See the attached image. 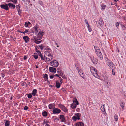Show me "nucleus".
I'll return each instance as SVG.
<instances>
[{
    "label": "nucleus",
    "instance_id": "nucleus-1",
    "mask_svg": "<svg viewBox=\"0 0 126 126\" xmlns=\"http://www.w3.org/2000/svg\"><path fill=\"white\" fill-rule=\"evenodd\" d=\"M105 60L107 64L109 66L111 69L112 70H113L115 69V65L111 61L107 58H106Z\"/></svg>",
    "mask_w": 126,
    "mask_h": 126
},
{
    "label": "nucleus",
    "instance_id": "nucleus-2",
    "mask_svg": "<svg viewBox=\"0 0 126 126\" xmlns=\"http://www.w3.org/2000/svg\"><path fill=\"white\" fill-rule=\"evenodd\" d=\"M90 71L93 75L96 78L98 76L96 69L94 67L91 66L90 67Z\"/></svg>",
    "mask_w": 126,
    "mask_h": 126
},
{
    "label": "nucleus",
    "instance_id": "nucleus-3",
    "mask_svg": "<svg viewBox=\"0 0 126 126\" xmlns=\"http://www.w3.org/2000/svg\"><path fill=\"white\" fill-rule=\"evenodd\" d=\"M50 65L54 67H56L59 65V63L57 61L54 60L50 63Z\"/></svg>",
    "mask_w": 126,
    "mask_h": 126
},
{
    "label": "nucleus",
    "instance_id": "nucleus-4",
    "mask_svg": "<svg viewBox=\"0 0 126 126\" xmlns=\"http://www.w3.org/2000/svg\"><path fill=\"white\" fill-rule=\"evenodd\" d=\"M44 34V33L43 31H42L41 32H39L36 37L37 40H40L42 38L43 35Z\"/></svg>",
    "mask_w": 126,
    "mask_h": 126
},
{
    "label": "nucleus",
    "instance_id": "nucleus-5",
    "mask_svg": "<svg viewBox=\"0 0 126 126\" xmlns=\"http://www.w3.org/2000/svg\"><path fill=\"white\" fill-rule=\"evenodd\" d=\"M53 57H48L46 54H45L43 56V61H45V62L46 61H49L53 59Z\"/></svg>",
    "mask_w": 126,
    "mask_h": 126
},
{
    "label": "nucleus",
    "instance_id": "nucleus-6",
    "mask_svg": "<svg viewBox=\"0 0 126 126\" xmlns=\"http://www.w3.org/2000/svg\"><path fill=\"white\" fill-rule=\"evenodd\" d=\"M58 106L64 112H67L68 110L65 106L62 105L61 104H59Z\"/></svg>",
    "mask_w": 126,
    "mask_h": 126
},
{
    "label": "nucleus",
    "instance_id": "nucleus-7",
    "mask_svg": "<svg viewBox=\"0 0 126 126\" xmlns=\"http://www.w3.org/2000/svg\"><path fill=\"white\" fill-rule=\"evenodd\" d=\"M45 54L48 57H53L52 55L51 54V49H49V51H46L45 52Z\"/></svg>",
    "mask_w": 126,
    "mask_h": 126
},
{
    "label": "nucleus",
    "instance_id": "nucleus-8",
    "mask_svg": "<svg viewBox=\"0 0 126 126\" xmlns=\"http://www.w3.org/2000/svg\"><path fill=\"white\" fill-rule=\"evenodd\" d=\"M8 4L5 3V5L1 4L0 5L1 8L2 9H4L6 10H9V8Z\"/></svg>",
    "mask_w": 126,
    "mask_h": 126
},
{
    "label": "nucleus",
    "instance_id": "nucleus-9",
    "mask_svg": "<svg viewBox=\"0 0 126 126\" xmlns=\"http://www.w3.org/2000/svg\"><path fill=\"white\" fill-rule=\"evenodd\" d=\"M52 111L54 114H58L61 112V110L58 108H55L53 109Z\"/></svg>",
    "mask_w": 126,
    "mask_h": 126
},
{
    "label": "nucleus",
    "instance_id": "nucleus-10",
    "mask_svg": "<svg viewBox=\"0 0 126 126\" xmlns=\"http://www.w3.org/2000/svg\"><path fill=\"white\" fill-rule=\"evenodd\" d=\"M32 39L33 40V41L37 44H39L41 43L42 41V40L39 41V40H37L36 38V37L35 36H33Z\"/></svg>",
    "mask_w": 126,
    "mask_h": 126
},
{
    "label": "nucleus",
    "instance_id": "nucleus-11",
    "mask_svg": "<svg viewBox=\"0 0 126 126\" xmlns=\"http://www.w3.org/2000/svg\"><path fill=\"white\" fill-rule=\"evenodd\" d=\"M103 80L105 82H107L108 81V76L107 74L103 75Z\"/></svg>",
    "mask_w": 126,
    "mask_h": 126
},
{
    "label": "nucleus",
    "instance_id": "nucleus-12",
    "mask_svg": "<svg viewBox=\"0 0 126 126\" xmlns=\"http://www.w3.org/2000/svg\"><path fill=\"white\" fill-rule=\"evenodd\" d=\"M94 48L95 50V52L97 55H98L99 53L101 52L100 50L99 47H97L94 46Z\"/></svg>",
    "mask_w": 126,
    "mask_h": 126
},
{
    "label": "nucleus",
    "instance_id": "nucleus-13",
    "mask_svg": "<svg viewBox=\"0 0 126 126\" xmlns=\"http://www.w3.org/2000/svg\"><path fill=\"white\" fill-rule=\"evenodd\" d=\"M49 71L51 72L55 73L56 71V69L54 67H49Z\"/></svg>",
    "mask_w": 126,
    "mask_h": 126
},
{
    "label": "nucleus",
    "instance_id": "nucleus-14",
    "mask_svg": "<svg viewBox=\"0 0 126 126\" xmlns=\"http://www.w3.org/2000/svg\"><path fill=\"white\" fill-rule=\"evenodd\" d=\"M91 61L93 63L95 64H96L97 63L98 60L95 58H93L91 59Z\"/></svg>",
    "mask_w": 126,
    "mask_h": 126
},
{
    "label": "nucleus",
    "instance_id": "nucleus-15",
    "mask_svg": "<svg viewBox=\"0 0 126 126\" xmlns=\"http://www.w3.org/2000/svg\"><path fill=\"white\" fill-rule=\"evenodd\" d=\"M23 38L25 41V42L26 43H28L29 41L30 38L27 36H24Z\"/></svg>",
    "mask_w": 126,
    "mask_h": 126
},
{
    "label": "nucleus",
    "instance_id": "nucleus-16",
    "mask_svg": "<svg viewBox=\"0 0 126 126\" xmlns=\"http://www.w3.org/2000/svg\"><path fill=\"white\" fill-rule=\"evenodd\" d=\"M60 119L63 122H65V118L63 115H60Z\"/></svg>",
    "mask_w": 126,
    "mask_h": 126
},
{
    "label": "nucleus",
    "instance_id": "nucleus-17",
    "mask_svg": "<svg viewBox=\"0 0 126 126\" xmlns=\"http://www.w3.org/2000/svg\"><path fill=\"white\" fill-rule=\"evenodd\" d=\"M105 105H103L101 107V110L102 111L104 112L105 114H107L105 111V108L104 107Z\"/></svg>",
    "mask_w": 126,
    "mask_h": 126
},
{
    "label": "nucleus",
    "instance_id": "nucleus-18",
    "mask_svg": "<svg viewBox=\"0 0 126 126\" xmlns=\"http://www.w3.org/2000/svg\"><path fill=\"white\" fill-rule=\"evenodd\" d=\"M8 5L9 7L11 8L15 9V8L16 6L15 5L12 3H9L8 4Z\"/></svg>",
    "mask_w": 126,
    "mask_h": 126
},
{
    "label": "nucleus",
    "instance_id": "nucleus-19",
    "mask_svg": "<svg viewBox=\"0 0 126 126\" xmlns=\"http://www.w3.org/2000/svg\"><path fill=\"white\" fill-rule=\"evenodd\" d=\"M62 83H60L57 80L56 81V87L58 88H59L61 85Z\"/></svg>",
    "mask_w": 126,
    "mask_h": 126
},
{
    "label": "nucleus",
    "instance_id": "nucleus-20",
    "mask_svg": "<svg viewBox=\"0 0 126 126\" xmlns=\"http://www.w3.org/2000/svg\"><path fill=\"white\" fill-rule=\"evenodd\" d=\"M78 72L80 76L83 78H84V77L83 75V73L82 71L80 69L79 71H78Z\"/></svg>",
    "mask_w": 126,
    "mask_h": 126
},
{
    "label": "nucleus",
    "instance_id": "nucleus-21",
    "mask_svg": "<svg viewBox=\"0 0 126 126\" xmlns=\"http://www.w3.org/2000/svg\"><path fill=\"white\" fill-rule=\"evenodd\" d=\"M98 24L100 25H102L104 24L103 21L102 19L100 18L98 22Z\"/></svg>",
    "mask_w": 126,
    "mask_h": 126
},
{
    "label": "nucleus",
    "instance_id": "nucleus-22",
    "mask_svg": "<svg viewBox=\"0 0 126 126\" xmlns=\"http://www.w3.org/2000/svg\"><path fill=\"white\" fill-rule=\"evenodd\" d=\"M37 91L36 89H33L32 92V95L34 96H35V95L36 94L37 92Z\"/></svg>",
    "mask_w": 126,
    "mask_h": 126
},
{
    "label": "nucleus",
    "instance_id": "nucleus-23",
    "mask_svg": "<svg viewBox=\"0 0 126 126\" xmlns=\"http://www.w3.org/2000/svg\"><path fill=\"white\" fill-rule=\"evenodd\" d=\"M97 55L101 60H102L103 59V56L101 52H100V53H99L98 55Z\"/></svg>",
    "mask_w": 126,
    "mask_h": 126
},
{
    "label": "nucleus",
    "instance_id": "nucleus-24",
    "mask_svg": "<svg viewBox=\"0 0 126 126\" xmlns=\"http://www.w3.org/2000/svg\"><path fill=\"white\" fill-rule=\"evenodd\" d=\"M120 106L122 107V108L123 109L125 107V103L123 101H121L120 103Z\"/></svg>",
    "mask_w": 126,
    "mask_h": 126
},
{
    "label": "nucleus",
    "instance_id": "nucleus-25",
    "mask_svg": "<svg viewBox=\"0 0 126 126\" xmlns=\"http://www.w3.org/2000/svg\"><path fill=\"white\" fill-rule=\"evenodd\" d=\"M34 29V30L37 32H38V25L37 24H36L35 26L33 27Z\"/></svg>",
    "mask_w": 126,
    "mask_h": 126
},
{
    "label": "nucleus",
    "instance_id": "nucleus-26",
    "mask_svg": "<svg viewBox=\"0 0 126 126\" xmlns=\"http://www.w3.org/2000/svg\"><path fill=\"white\" fill-rule=\"evenodd\" d=\"M10 124V122L9 120H6V122L5 123V126H9Z\"/></svg>",
    "mask_w": 126,
    "mask_h": 126
},
{
    "label": "nucleus",
    "instance_id": "nucleus-27",
    "mask_svg": "<svg viewBox=\"0 0 126 126\" xmlns=\"http://www.w3.org/2000/svg\"><path fill=\"white\" fill-rule=\"evenodd\" d=\"M44 78L45 81H48V75L47 74H45V75L44 76Z\"/></svg>",
    "mask_w": 126,
    "mask_h": 126
},
{
    "label": "nucleus",
    "instance_id": "nucleus-28",
    "mask_svg": "<svg viewBox=\"0 0 126 126\" xmlns=\"http://www.w3.org/2000/svg\"><path fill=\"white\" fill-rule=\"evenodd\" d=\"M71 107L72 109H74L76 107L77 105L75 104H71Z\"/></svg>",
    "mask_w": 126,
    "mask_h": 126
},
{
    "label": "nucleus",
    "instance_id": "nucleus-29",
    "mask_svg": "<svg viewBox=\"0 0 126 126\" xmlns=\"http://www.w3.org/2000/svg\"><path fill=\"white\" fill-rule=\"evenodd\" d=\"M83 124L82 122H79L76 125V126H83Z\"/></svg>",
    "mask_w": 126,
    "mask_h": 126
},
{
    "label": "nucleus",
    "instance_id": "nucleus-30",
    "mask_svg": "<svg viewBox=\"0 0 126 126\" xmlns=\"http://www.w3.org/2000/svg\"><path fill=\"white\" fill-rule=\"evenodd\" d=\"M38 46L40 48L41 50H42L43 49H44L45 46L43 45H41Z\"/></svg>",
    "mask_w": 126,
    "mask_h": 126
},
{
    "label": "nucleus",
    "instance_id": "nucleus-31",
    "mask_svg": "<svg viewBox=\"0 0 126 126\" xmlns=\"http://www.w3.org/2000/svg\"><path fill=\"white\" fill-rule=\"evenodd\" d=\"M42 114L43 116L46 117L47 115V113L46 111H45L42 112Z\"/></svg>",
    "mask_w": 126,
    "mask_h": 126
},
{
    "label": "nucleus",
    "instance_id": "nucleus-32",
    "mask_svg": "<svg viewBox=\"0 0 126 126\" xmlns=\"http://www.w3.org/2000/svg\"><path fill=\"white\" fill-rule=\"evenodd\" d=\"M53 104H50L48 105V107L49 109H51L53 108Z\"/></svg>",
    "mask_w": 126,
    "mask_h": 126
},
{
    "label": "nucleus",
    "instance_id": "nucleus-33",
    "mask_svg": "<svg viewBox=\"0 0 126 126\" xmlns=\"http://www.w3.org/2000/svg\"><path fill=\"white\" fill-rule=\"evenodd\" d=\"M34 58L35 59H37L38 58V55L36 53H35L33 55Z\"/></svg>",
    "mask_w": 126,
    "mask_h": 126
},
{
    "label": "nucleus",
    "instance_id": "nucleus-34",
    "mask_svg": "<svg viewBox=\"0 0 126 126\" xmlns=\"http://www.w3.org/2000/svg\"><path fill=\"white\" fill-rule=\"evenodd\" d=\"M114 118L115 120V121H117L118 119V117L117 115H115L114 116Z\"/></svg>",
    "mask_w": 126,
    "mask_h": 126
},
{
    "label": "nucleus",
    "instance_id": "nucleus-35",
    "mask_svg": "<svg viewBox=\"0 0 126 126\" xmlns=\"http://www.w3.org/2000/svg\"><path fill=\"white\" fill-rule=\"evenodd\" d=\"M73 102L76 103V105H78L79 104V102L76 99L74 100L73 101Z\"/></svg>",
    "mask_w": 126,
    "mask_h": 126
},
{
    "label": "nucleus",
    "instance_id": "nucleus-36",
    "mask_svg": "<svg viewBox=\"0 0 126 126\" xmlns=\"http://www.w3.org/2000/svg\"><path fill=\"white\" fill-rule=\"evenodd\" d=\"M77 119V117H76L75 116H74L73 117L72 119L74 121H76Z\"/></svg>",
    "mask_w": 126,
    "mask_h": 126
},
{
    "label": "nucleus",
    "instance_id": "nucleus-37",
    "mask_svg": "<svg viewBox=\"0 0 126 126\" xmlns=\"http://www.w3.org/2000/svg\"><path fill=\"white\" fill-rule=\"evenodd\" d=\"M17 11L18 13V14L19 16H20V14L21 13V11L20 10V9L19 8H18L17 10Z\"/></svg>",
    "mask_w": 126,
    "mask_h": 126
},
{
    "label": "nucleus",
    "instance_id": "nucleus-38",
    "mask_svg": "<svg viewBox=\"0 0 126 126\" xmlns=\"http://www.w3.org/2000/svg\"><path fill=\"white\" fill-rule=\"evenodd\" d=\"M76 115L77 116V118L78 120H79L80 119L79 117H80V115H79V113H77L76 114Z\"/></svg>",
    "mask_w": 126,
    "mask_h": 126
},
{
    "label": "nucleus",
    "instance_id": "nucleus-39",
    "mask_svg": "<svg viewBox=\"0 0 126 126\" xmlns=\"http://www.w3.org/2000/svg\"><path fill=\"white\" fill-rule=\"evenodd\" d=\"M5 73H1V76L2 78H4L5 76Z\"/></svg>",
    "mask_w": 126,
    "mask_h": 126
},
{
    "label": "nucleus",
    "instance_id": "nucleus-40",
    "mask_svg": "<svg viewBox=\"0 0 126 126\" xmlns=\"http://www.w3.org/2000/svg\"><path fill=\"white\" fill-rule=\"evenodd\" d=\"M10 1L14 2L15 4H16L17 2V0H10Z\"/></svg>",
    "mask_w": 126,
    "mask_h": 126
},
{
    "label": "nucleus",
    "instance_id": "nucleus-41",
    "mask_svg": "<svg viewBox=\"0 0 126 126\" xmlns=\"http://www.w3.org/2000/svg\"><path fill=\"white\" fill-rule=\"evenodd\" d=\"M27 84L26 83V82H23L21 84V85L22 86H24L27 85Z\"/></svg>",
    "mask_w": 126,
    "mask_h": 126
},
{
    "label": "nucleus",
    "instance_id": "nucleus-42",
    "mask_svg": "<svg viewBox=\"0 0 126 126\" xmlns=\"http://www.w3.org/2000/svg\"><path fill=\"white\" fill-rule=\"evenodd\" d=\"M32 95L31 94H29L28 95V98H32Z\"/></svg>",
    "mask_w": 126,
    "mask_h": 126
},
{
    "label": "nucleus",
    "instance_id": "nucleus-43",
    "mask_svg": "<svg viewBox=\"0 0 126 126\" xmlns=\"http://www.w3.org/2000/svg\"><path fill=\"white\" fill-rule=\"evenodd\" d=\"M87 28H88V31L90 32H91L92 31V29L89 26H88V27H87Z\"/></svg>",
    "mask_w": 126,
    "mask_h": 126
},
{
    "label": "nucleus",
    "instance_id": "nucleus-44",
    "mask_svg": "<svg viewBox=\"0 0 126 126\" xmlns=\"http://www.w3.org/2000/svg\"><path fill=\"white\" fill-rule=\"evenodd\" d=\"M39 3L41 5H43V2L41 1H38Z\"/></svg>",
    "mask_w": 126,
    "mask_h": 126
},
{
    "label": "nucleus",
    "instance_id": "nucleus-45",
    "mask_svg": "<svg viewBox=\"0 0 126 126\" xmlns=\"http://www.w3.org/2000/svg\"><path fill=\"white\" fill-rule=\"evenodd\" d=\"M49 123L48 121H45V120H44V122L43 123V124H47Z\"/></svg>",
    "mask_w": 126,
    "mask_h": 126
},
{
    "label": "nucleus",
    "instance_id": "nucleus-46",
    "mask_svg": "<svg viewBox=\"0 0 126 126\" xmlns=\"http://www.w3.org/2000/svg\"><path fill=\"white\" fill-rule=\"evenodd\" d=\"M28 109V107L27 106H26L24 107V109L25 110H27Z\"/></svg>",
    "mask_w": 126,
    "mask_h": 126
},
{
    "label": "nucleus",
    "instance_id": "nucleus-47",
    "mask_svg": "<svg viewBox=\"0 0 126 126\" xmlns=\"http://www.w3.org/2000/svg\"><path fill=\"white\" fill-rule=\"evenodd\" d=\"M28 30H26L25 31L23 32V33L25 34L26 33H27L28 32Z\"/></svg>",
    "mask_w": 126,
    "mask_h": 126
},
{
    "label": "nucleus",
    "instance_id": "nucleus-48",
    "mask_svg": "<svg viewBox=\"0 0 126 126\" xmlns=\"http://www.w3.org/2000/svg\"><path fill=\"white\" fill-rule=\"evenodd\" d=\"M119 25V23L118 22H117L116 23V27L117 28H118V27Z\"/></svg>",
    "mask_w": 126,
    "mask_h": 126
},
{
    "label": "nucleus",
    "instance_id": "nucleus-49",
    "mask_svg": "<svg viewBox=\"0 0 126 126\" xmlns=\"http://www.w3.org/2000/svg\"><path fill=\"white\" fill-rule=\"evenodd\" d=\"M35 51L36 52H37L38 53H39V52H40L37 49L36 47L35 48Z\"/></svg>",
    "mask_w": 126,
    "mask_h": 126
},
{
    "label": "nucleus",
    "instance_id": "nucleus-50",
    "mask_svg": "<svg viewBox=\"0 0 126 126\" xmlns=\"http://www.w3.org/2000/svg\"><path fill=\"white\" fill-rule=\"evenodd\" d=\"M44 49L45 50H47V51H49V49H51L50 48L48 47H45Z\"/></svg>",
    "mask_w": 126,
    "mask_h": 126
},
{
    "label": "nucleus",
    "instance_id": "nucleus-51",
    "mask_svg": "<svg viewBox=\"0 0 126 126\" xmlns=\"http://www.w3.org/2000/svg\"><path fill=\"white\" fill-rule=\"evenodd\" d=\"M28 23H27V22H25V27H28Z\"/></svg>",
    "mask_w": 126,
    "mask_h": 126
},
{
    "label": "nucleus",
    "instance_id": "nucleus-52",
    "mask_svg": "<svg viewBox=\"0 0 126 126\" xmlns=\"http://www.w3.org/2000/svg\"><path fill=\"white\" fill-rule=\"evenodd\" d=\"M106 6L105 5H104L102 6V9H105V8L106 7Z\"/></svg>",
    "mask_w": 126,
    "mask_h": 126
},
{
    "label": "nucleus",
    "instance_id": "nucleus-53",
    "mask_svg": "<svg viewBox=\"0 0 126 126\" xmlns=\"http://www.w3.org/2000/svg\"><path fill=\"white\" fill-rule=\"evenodd\" d=\"M38 55L40 56V57L42 55L41 52H39V53H38Z\"/></svg>",
    "mask_w": 126,
    "mask_h": 126
},
{
    "label": "nucleus",
    "instance_id": "nucleus-54",
    "mask_svg": "<svg viewBox=\"0 0 126 126\" xmlns=\"http://www.w3.org/2000/svg\"><path fill=\"white\" fill-rule=\"evenodd\" d=\"M27 58L26 56H24L23 59L24 60H26Z\"/></svg>",
    "mask_w": 126,
    "mask_h": 126
},
{
    "label": "nucleus",
    "instance_id": "nucleus-55",
    "mask_svg": "<svg viewBox=\"0 0 126 126\" xmlns=\"http://www.w3.org/2000/svg\"><path fill=\"white\" fill-rule=\"evenodd\" d=\"M54 77V75H50V78L51 79H53Z\"/></svg>",
    "mask_w": 126,
    "mask_h": 126
},
{
    "label": "nucleus",
    "instance_id": "nucleus-56",
    "mask_svg": "<svg viewBox=\"0 0 126 126\" xmlns=\"http://www.w3.org/2000/svg\"><path fill=\"white\" fill-rule=\"evenodd\" d=\"M54 76H57L58 77H59V78L60 79H61V77H60L59 76V75H58V74H56L55 75H54Z\"/></svg>",
    "mask_w": 126,
    "mask_h": 126
},
{
    "label": "nucleus",
    "instance_id": "nucleus-57",
    "mask_svg": "<svg viewBox=\"0 0 126 126\" xmlns=\"http://www.w3.org/2000/svg\"><path fill=\"white\" fill-rule=\"evenodd\" d=\"M20 7V6H19L18 5L16 6V8L17 9H18V8H19Z\"/></svg>",
    "mask_w": 126,
    "mask_h": 126
},
{
    "label": "nucleus",
    "instance_id": "nucleus-58",
    "mask_svg": "<svg viewBox=\"0 0 126 126\" xmlns=\"http://www.w3.org/2000/svg\"><path fill=\"white\" fill-rule=\"evenodd\" d=\"M60 74L59 76H62L63 75V73H62V72H61V73H60Z\"/></svg>",
    "mask_w": 126,
    "mask_h": 126
},
{
    "label": "nucleus",
    "instance_id": "nucleus-59",
    "mask_svg": "<svg viewBox=\"0 0 126 126\" xmlns=\"http://www.w3.org/2000/svg\"><path fill=\"white\" fill-rule=\"evenodd\" d=\"M113 70H112V74L113 75H115V73L114 72H113Z\"/></svg>",
    "mask_w": 126,
    "mask_h": 126
},
{
    "label": "nucleus",
    "instance_id": "nucleus-60",
    "mask_svg": "<svg viewBox=\"0 0 126 126\" xmlns=\"http://www.w3.org/2000/svg\"><path fill=\"white\" fill-rule=\"evenodd\" d=\"M40 57H41V60H43L44 59L43 56L42 55Z\"/></svg>",
    "mask_w": 126,
    "mask_h": 126
},
{
    "label": "nucleus",
    "instance_id": "nucleus-61",
    "mask_svg": "<svg viewBox=\"0 0 126 126\" xmlns=\"http://www.w3.org/2000/svg\"><path fill=\"white\" fill-rule=\"evenodd\" d=\"M60 82L61 83H62L63 82L62 80L63 79H60Z\"/></svg>",
    "mask_w": 126,
    "mask_h": 126
},
{
    "label": "nucleus",
    "instance_id": "nucleus-62",
    "mask_svg": "<svg viewBox=\"0 0 126 126\" xmlns=\"http://www.w3.org/2000/svg\"><path fill=\"white\" fill-rule=\"evenodd\" d=\"M85 22L86 23H87V22H88L87 20L86 19L85 20Z\"/></svg>",
    "mask_w": 126,
    "mask_h": 126
},
{
    "label": "nucleus",
    "instance_id": "nucleus-63",
    "mask_svg": "<svg viewBox=\"0 0 126 126\" xmlns=\"http://www.w3.org/2000/svg\"><path fill=\"white\" fill-rule=\"evenodd\" d=\"M61 70H59L57 72L59 73H60L61 72Z\"/></svg>",
    "mask_w": 126,
    "mask_h": 126
},
{
    "label": "nucleus",
    "instance_id": "nucleus-64",
    "mask_svg": "<svg viewBox=\"0 0 126 126\" xmlns=\"http://www.w3.org/2000/svg\"><path fill=\"white\" fill-rule=\"evenodd\" d=\"M86 23L87 25V27H88V26H89V24L88 22H87V23Z\"/></svg>",
    "mask_w": 126,
    "mask_h": 126
}]
</instances>
